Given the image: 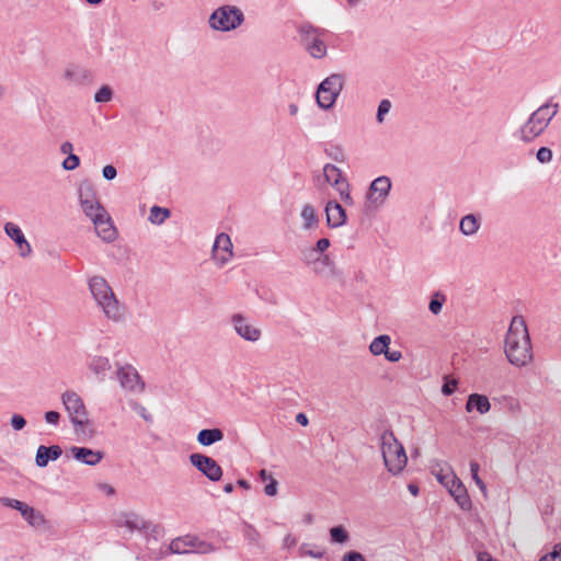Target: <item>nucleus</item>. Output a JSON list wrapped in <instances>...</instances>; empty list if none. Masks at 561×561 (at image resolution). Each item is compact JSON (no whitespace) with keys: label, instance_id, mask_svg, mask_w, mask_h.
Returning a JSON list of instances; mask_svg holds the SVG:
<instances>
[{"label":"nucleus","instance_id":"72a5a7b5","mask_svg":"<svg viewBox=\"0 0 561 561\" xmlns=\"http://www.w3.org/2000/svg\"><path fill=\"white\" fill-rule=\"evenodd\" d=\"M334 188L339 192V194L341 196V199L346 205H353L354 204V199L351 196V190H350L348 181H340V182L334 181Z\"/></svg>","mask_w":561,"mask_h":561},{"label":"nucleus","instance_id":"2f4dec72","mask_svg":"<svg viewBox=\"0 0 561 561\" xmlns=\"http://www.w3.org/2000/svg\"><path fill=\"white\" fill-rule=\"evenodd\" d=\"M21 515L31 526H39L44 523L43 516L27 504H25Z\"/></svg>","mask_w":561,"mask_h":561},{"label":"nucleus","instance_id":"f8f14e48","mask_svg":"<svg viewBox=\"0 0 561 561\" xmlns=\"http://www.w3.org/2000/svg\"><path fill=\"white\" fill-rule=\"evenodd\" d=\"M116 377L123 389L128 391H144L145 382L138 371L131 365H125L117 369Z\"/></svg>","mask_w":561,"mask_h":561},{"label":"nucleus","instance_id":"0e129e2a","mask_svg":"<svg viewBox=\"0 0 561 561\" xmlns=\"http://www.w3.org/2000/svg\"><path fill=\"white\" fill-rule=\"evenodd\" d=\"M436 478L437 480L444 484L446 486V481H448L450 483V478H451V473L450 474H443V473H437L436 474Z\"/></svg>","mask_w":561,"mask_h":561},{"label":"nucleus","instance_id":"f704fd0d","mask_svg":"<svg viewBox=\"0 0 561 561\" xmlns=\"http://www.w3.org/2000/svg\"><path fill=\"white\" fill-rule=\"evenodd\" d=\"M334 188L339 192V194L341 196V199L346 205H353L354 204V199L351 196V190H350L348 181H340V182L334 181Z\"/></svg>","mask_w":561,"mask_h":561},{"label":"nucleus","instance_id":"ddd939ff","mask_svg":"<svg viewBox=\"0 0 561 561\" xmlns=\"http://www.w3.org/2000/svg\"><path fill=\"white\" fill-rule=\"evenodd\" d=\"M94 225L96 234L105 242H112L116 239L117 231L113 225L107 211L95 214L90 218Z\"/></svg>","mask_w":561,"mask_h":561},{"label":"nucleus","instance_id":"3c124183","mask_svg":"<svg viewBox=\"0 0 561 561\" xmlns=\"http://www.w3.org/2000/svg\"><path fill=\"white\" fill-rule=\"evenodd\" d=\"M11 426L15 430V431H21L25 427L26 425V420L24 419L23 415L21 414H13L12 417H11Z\"/></svg>","mask_w":561,"mask_h":561},{"label":"nucleus","instance_id":"f03ea898","mask_svg":"<svg viewBox=\"0 0 561 561\" xmlns=\"http://www.w3.org/2000/svg\"><path fill=\"white\" fill-rule=\"evenodd\" d=\"M90 291L101 307L105 317L113 321H119L123 318L124 309L116 299L111 286L102 276H93L89 279Z\"/></svg>","mask_w":561,"mask_h":561},{"label":"nucleus","instance_id":"a18cd8bd","mask_svg":"<svg viewBox=\"0 0 561 561\" xmlns=\"http://www.w3.org/2000/svg\"><path fill=\"white\" fill-rule=\"evenodd\" d=\"M458 386V381L456 379H449L448 377H445L444 383L442 386V393L444 396H451Z\"/></svg>","mask_w":561,"mask_h":561},{"label":"nucleus","instance_id":"473e14b6","mask_svg":"<svg viewBox=\"0 0 561 561\" xmlns=\"http://www.w3.org/2000/svg\"><path fill=\"white\" fill-rule=\"evenodd\" d=\"M301 218L304 219V228L310 229L318 222L316 209L310 204H306L301 210Z\"/></svg>","mask_w":561,"mask_h":561},{"label":"nucleus","instance_id":"c85d7f7f","mask_svg":"<svg viewBox=\"0 0 561 561\" xmlns=\"http://www.w3.org/2000/svg\"><path fill=\"white\" fill-rule=\"evenodd\" d=\"M391 343V339L387 334H381L373 340L369 345V351L373 355L378 356L388 351V347Z\"/></svg>","mask_w":561,"mask_h":561},{"label":"nucleus","instance_id":"b1692460","mask_svg":"<svg viewBox=\"0 0 561 561\" xmlns=\"http://www.w3.org/2000/svg\"><path fill=\"white\" fill-rule=\"evenodd\" d=\"M477 410L480 414H485L491 410V403L486 396L480 393L469 394L466 402V411L472 412Z\"/></svg>","mask_w":561,"mask_h":561},{"label":"nucleus","instance_id":"6ab92c4d","mask_svg":"<svg viewBox=\"0 0 561 561\" xmlns=\"http://www.w3.org/2000/svg\"><path fill=\"white\" fill-rule=\"evenodd\" d=\"M4 231L8 237H10L18 245L21 256L26 257L31 254L32 248L18 225L13 222H7L4 226Z\"/></svg>","mask_w":561,"mask_h":561},{"label":"nucleus","instance_id":"774afa93","mask_svg":"<svg viewBox=\"0 0 561 561\" xmlns=\"http://www.w3.org/2000/svg\"><path fill=\"white\" fill-rule=\"evenodd\" d=\"M408 490H409V491H410V493H411L412 495H414V496H416V495L419 494V491H420L419 486H417L416 484H414V483H410V484L408 485Z\"/></svg>","mask_w":561,"mask_h":561},{"label":"nucleus","instance_id":"37998d69","mask_svg":"<svg viewBox=\"0 0 561 561\" xmlns=\"http://www.w3.org/2000/svg\"><path fill=\"white\" fill-rule=\"evenodd\" d=\"M0 503L5 507H11L13 510L19 511L20 513L22 512V510L24 508V506L26 504L22 501L5 497V496L0 497Z\"/></svg>","mask_w":561,"mask_h":561},{"label":"nucleus","instance_id":"69168bd1","mask_svg":"<svg viewBox=\"0 0 561 561\" xmlns=\"http://www.w3.org/2000/svg\"><path fill=\"white\" fill-rule=\"evenodd\" d=\"M259 477L262 481H270L273 478L265 469L260 470Z\"/></svg>","mask_w":561,"mask_h":561},{"label":"nucleus","instance_id":"13d9d810","mask_svg":"<svg viewBox=\"0 0 561 561\" xmlns=\"http://www.w3.org/2000/svg\"><path fill=\"white\" fill-rule=\"evenodd\" d=\"M330 247V240L328 238H321L317 241L314 250L318 253H323Z\"/></svg>","mask_w":561,"mask_h":561},{"label":"nucleus","instance_id":"5701e85b","mask_svg":"<svg viewBox=\"0 0 561 561\" xmlns=\"http://www.w3.org/2000/svg\"><path fill=\"white\" fill-rule=\"evenodd\" d=\"M559 112V104L547 102L539 106L536 111H534L530 116L533 118H537V122L545 126L546 128L549 126L552 118L558 114Z\"/></svg>","mask_w":561,"mask_h":561},{"label":"nucleus","instance_id":"c03bdc74","mask_svg":"<svg viewBox=\"0 0 561 561\" xmlns=\"http://www.w3.org/2000/svg\"><path fill=\"white\" fill-rule=\"evenodd\" d=\"M553 157L552 150L548 147H540L536 153V158L540 163L551 162Z\"/></svg>","mask_w":561,"mask_h":561},{"label":"nucleus","instance_id":"8fccbe9b","mask_svg":"<svg viewBox=\"0 0 561 561\" xmlns=\"http://www.w3.org/2000/svg\"><path fill=\"white\" fill-rule=\"evenodd\" d=\"M302 259L307 264H311L321 260L319 253L313 248L302 251Z\"/></svg>","mask_w":561,"mask_h":561},{"label":"nucleus","instance_id":"e2e57ef3","mask_svg":"<svg viewBox=\"0 0 561 561\" xmlns=\"http://www.w3.org/2000/svg\"><path fill=\"white\" fill-rule=\"evenodd\" d=\"M296 421L302 426H307L309 423V420L305 413H298L296 416Z\"/></svg>","mask_w":561,"mask_h":561},{"label":"nucleus","instance_id":"f257e3e1","mask_svg":"<svg viewBox=\"0 0 561 561\" xmlns=\"http://www.w3.org/2000/svg\"><path fill=\"white\" fill-rule=\"evenodd\" d=\"M504 353L510 364L525 367L533 360V347L527 324L522 316H514L505 336Z\"/></svg>","mask_w":561,"mask_h":561},{"label":"nucleus","instance_id":"4d7b16f0","mask_svg":"<svg viewBox=\"0 0 561 561\" xmlns=\"http://www.w3.org/2000/svg\"><path fill=\"white\" fill-rule=\"evenodd\" d=\"M342 561H366L364 556L357 551H348L343 556Z\"/></svg>","mask_w":561,"mask_h":561},{"label":"nucleus","instance_id":"4468645a","mask_svg":"<svg viewBox=\"0 0 561 561\" xmlns=\"http://www.w3.org/2000/svg\"><path fill=\"white\" fill-rule=\"evenodd\" d=\"M231 324L236 333L248 342H256L262 336L261 330L250 324L247 318L241 313L232 314Z\"/></svg>","mask_w":561,"mask_h":561},{"label":"nucleus","instance_id":"7c9ffc66","mask_svg":"<svg viewBox=\"0 0 561 561\" xmlns=\"http://www.w3.org/2000/svg\"><path fill=\"white\" fill-rule=\"evenodd\" d=\"M170 216V209L154 205L150 208L149 220L154 225H161Z\"/></svg>","mask_w":561,"mask_h":561},{"label":"nucleus","instance_id":"603ef678","mask_svg":"<svg viewBox=\"0 0 561 561\" xmlns=\"http://www.w3.org/2000/svg\"><path fill=\"white\" fill-rule=\"evenodd\" d=\"M278 482L276 479L272 478L264 488V493L268 496H274L277 494Z\"/></svg>","mask_w":561,"mask_h":561},{"label":"nucleus","instance_id":"5fc2aeb1","mask_svg":"<svg viewBox=\"0 0 561 561\" xmlns=\"http://www.w3.org/2000/svg\"><path fill=\"white\" fill-rule=\"evenodd\" d=\"M102 175L105 180L112 181L116 178L117 171L113 165L107 164L103 168Z\"/></svg>","mask_w":561,"mask_h":561},{"label":"nucleus","instance_id":"338daca9","mask_svg":"<svg viewBox=\"0 0 561 561\" xmlns=\"http://www.w3.org/2000/svg\"><path fill=\"white\" fill-rule=\"evenodd\" d=\"M237 484H238L240 488L244 489V490H249V489H251V484H250V482H249V481H247V480H244V479H239V480L237 481Z\"/></svg>","mask_w":561,"mask_h":561},{"label":"nucleus","instance_id":"6e6552de","mask_svg":"<svg viewBox=\"0 0 561 561\" xmlns=\"http://www.w3.org/2000/svg\"><path fill=\"white\" fill-rule=\"evenodd\" d=\"M80 206L84 215L89 218L95 214L106 210L103 205L99 202L96 191L93 183L90 180H83L79 184L78 188Z\"/></svg>","mask_w":561,"mask_h":561},{"label":"nucleus","instance_id":"c9c22d12","mask_svg":"<svg viewBox=\"0 0 561 561\" xmlns=\"http://www.w3.org/2000/svg\"><path fill=\"white\" fill-rule=\"evenodd\" d=\"M324 152L330 159L336 162H344L345 160L343 148L340 145H328L324 148Z\"/></svg>","mask_w":561,"mask_h":561},{"label":"nucleus","instance_id":"4c0bfd02","mask_svg":"<svg viewBox=\"0 0 561 561\" xmlns=\"http://www.w3.org/2000/svg\"><path fill=\"white\" fill-rule=\"evenodd\" d=\"M243 537L244 539L249 542V543H252V545H257L259 543V540H260V533L256 530V528L244 522L243 523Z\"/></svg>","mask_w":561,"mask_h":561},{"label":"nucleus","instance_id":"1a4fd4ad","mask_svg":"<svg viewBox=\"0 0 561 561\" xmlns=\"http://www.w3.org/2000/svg\"><path fill=\"white\" fill-rule=\"evenodd\" d=\"M169 549L172 553L183 554L191 551H197L199 553H208L215 551V547L206 541L201 540L197 536L186 535L173 539Z\"/></svg>","mask_w":561,"mask_h":561},{"label":"nucleus","instance_id":"39448f33","mask_svg":"<svg viewBox=\"0 0 561 561\" xmlns=\"http://www.w3.org/2000/svg\"><path fill=\"white\" fill-rule=\"evenodd\" d=\"M345 83V77L341 73H332L318 87L317 103L323 110H330L340 95Z\"/></svg>","mask_w":561,"mask_h":561},{"label":"nucleus","instance_id":"49530a36","mask_svg":"<svg viewBox=\"0 0 561 561\" xmlns=\"http://www.w3.org/2000/svg\"><path fill=\"white\" fill-rule=\"evenodd\" d=\"M130 407L131 409L138 414L140 415L146 422H152V416L151 414L148 413L147 409L140 404L139 402H136V401H131L130 402Z\"/></svg>","mask_w":561,"mask_h":561},{"label":"nucleus","instance_id":"ea45409f","mask_svg":"<svg viewBox=\"0 0 561 561\" xmlns=\"http://www.w3.org/2000/svg\"><path fill=\"white\" fill-rule=\"evenodd\" d=\"M479 469H480L479 463L474 460H471L470 461V472H471L472 480L478 485V488L485 494L486 485L483 482V480L479 477Z\"/></svg>","mask_w":561,"mask_h":561},{"label":"nucleus","instance_id":"680f3d73","mask_svg":"<svg viewBox=\"0 0 561 561\" xmlns=\"http://www.w3.org/2000/svg\"><path fill=\"white\" fill-rule=\"evenodd\" d=\"M72 150H73V146L70 141H65L61 146H60V151L62 154H68L70 156V153H72Z\"/></svg>","mask_w":561,"mask_h":561},{"label":"nucleus","instance_id":"aec40b11","mask_svg":"<svg viewBox=\"0 0 561 561\" xmlns=\"http://www.w3.org/2000/svg\"><path fill=\"white\" fill-rule=\"evenodd\" d=\"M546 127L537 122V118H533L531 116L525 122V124L518 129L517 135L519 140L525 144H529L539 137Z\"/></svg>","mask_w":561,"mask_h":561},{"label":"nucleus","instance_id":"0eeeda50","mask_svg":"<svg viewBox=\"0 0 561 561\" xmlns=\"http://www.w3.org/2000/svg\"><path fill=\"white\" fill-rule=\"evenodd\" d=\"M327 34L325 30L314 27L305 23L299 27V35L302 45L313 58H323L327 55V45L322 37Z\"/></svg>","mask_w":561,"mask_h":561},{"label":"nucleus","instance_id":"09e8293b","mask_svg":"<svg viewBox=\"0 0 561 561\" xmlns=\"http://www.w3.org/2000/svg\"><path fill=\"white\" fill-rule=\"evenodd\" d=\"M539 561H561V543H557L553 550L543 556Z\"/></svg>","mask_w":561,"mask_h":561},{"label":"nucleus","instance_id":"c756f323","mask_svg":"<svg viewBox=\"0 0 561 561\" xmlns=\"http://www.w3.org/2000/svg\"><path fill=\"white\" fill-rule=\"evenodd\" d=\"M323 175H324L325 182H328L333 187H334V181H336V182L347 181V179L343 175L341 169L331 163H327L323 167Z\"/></svg>","mask_w":561,"mask_h":561},{"label":"nucleus","instance_id":"f3484780","mask_svg":"<svg viewBox=\"0 0 561 561\" xmlns=\"http://www.w3.org/2000/svg\"><path fill=\"white\" fill-rule=\"evenodd\" d=\"M324 210L327 215V224L330 228H339L345 224V209L336 201H329Z\"/></svg>","mask_w":561,"mask_h":561},{"label":"nucleus","instance_id":"864d4df0","mask_svg":"<svg viewBox=\"0 0 561 561\" xmlns=\"http://www.w3.org/2000/svg\"><path fill=\"white\" fill-rule=\"evenodd\" d=\"M45 421L51 425H58L60 420V413L57 411H47L44 415Z\"/></svg>","mask_w":561,"mask_h":561},{"label":"nucleus","instance_id":"4be33fe9","mask_svg":"<svg viewBox=\"0 0 561 561\" xmlns=\"http://www.w3.org/2000/svg\"><path fill=\"white\" fill-rule=\"evenodd\" d=\"M61 455L62 449L59 445H41L36 450L35 463L39 468H45L49 461L57 460Z\"/></svg>","mask_w":561,"mask_h":561},{"label":"nucleus","instance_id":"9b49d317","mask_svg":"<svg viewBox=\"0 0 561 561\" xmlns=\"http://www.w3.org/2000/svg\"><path fill=\"white\" fill-rule=\"evenodd\" d=\"M190 462L213 482L219 481L222 477L221 467L209 456L199 453L191 454Z\"/></svg>","mask_w":561,"mask_h":561},{"label":"nucleus","instance_id":"de8ad7c7","mask_svg":"<svg viewBox=\"0 0 561 561\" xmlns=\"http://www.w3.org/2000/svg\"><path fill=\"white\" fill-rule=\"evenodd\" d=\"M80 164V158L75 154V153H70V156H68L64 162H62V168L67 171H71V170H75L79 167Z\"/></svg>","mask_w":561,"mask_h":561},{"label":"nucleus","instance_id":"393cba45","mask_svg":"<svg viewBox=\"0 0 561 561\" xmlns=\"http://www.w3.org/2000/svg\"><path fill=\"white\" fill-rule=\"evenodd\" d=\"M91 72L87 69L73 67L65 71V79L73 84H84L91 81Z\"/></svg>","mask_w":561,"mask_h":561},{"label":"nucleus","instance_id":"bf43d9fd","mask_svg":"<svg viewBox=\"0 0 561 561\" xmlns=\"http://www.w3.org/2000/svg\"><path fill=\"white\" fill-rule=\"evenodd\" d=\"M96 488L108 496L115 494V489L108 483L100 482L96 484Z\"/></svg>","mask_w":561,"mask_h":561},{"label":"nucleus","instance_id":"a19ab883","mask_svg":"<svg viewBox=\"0 0 561 561\" xmlns=\"http://www.w3.org/2000/svg\"><path fill=\"white\" fill-rule=\"evenodd\" d=\"M113 96V90L108 85H102L94 94V101L96 103L110 102Z\"/></svg>","mask_w":561,"mask_h":561},{"label":"nucleus","instance_id":"6e6d98bb","mask_svg":"<svg viewBox=\"0 0 561 561\" xmlns=\"http://www.w3.org/2000/svg\"><path fill=\"white\" fill-rule=\"evenodd\" d=\"M385 357L391 363H397L402 358V353L400 351L390 350L388 347V351L385 353Z\"/></svg>","mask_w":561,"mask_h":561},{"label":"nucleus","instance_id":"412c9836","mask_svg":"<svg viewBox=\"0 0 561 561\" xmlns=\"http://www.w3.org/2000/svg\"><path fill=\"white\" fill-rule=\"evenodd\" d=\"M231 248L230 237L226 233L218 234L214 243V257L221 264L227 263L232 256Z\"/></svg>","mask_w":561,"mask_h":561},{"label":"nucleus","instance_id":"2eb2a0df","mask_svg":"<svg viewBox=\"0 0 561 561\" xmlns=\"http://www.w3.org/2000/svg\"><path fill=\"white\" fill-rule=\"evenodd\" d=\"M446 488L461 510L469 511L471 508L472 503L468 491L455 473L451 472L450 484L446 481Z\"/></svg>","mask_w":561,"mask_h":561},{"label":"nucleus","instance_id":"79ce46f5","mask_svg":"<svg viewBox=\"0 0 561 561\" xmlns=\"http://www.w3.org/2000/svg\"><path fill=\"white\" fill-rule=\"evenodd\" d=\"M391 108V102L387 99L380 101L377 110V122L381 124L385 119V115L389 113Z\"/></svg>","mask_w":561,"mask_h":561},{"label":"nucleus","instance_id":"7ed1b4c3","mask_svg":"<svg viewBox=\"0 0 561 561\" xmlns=\"http://www.w3.org/2000/svg\"><path fill=\"white\" fill-rule=\"evenodd\" d=\"M380 447L387 470L399 474L407 466L408 457L403 445L397 439L391 430H386L380 436Z\"/></svg>","mask_w":561,"mask_h":561},{"label":"nucleus","instance_id":"bb28decb","mask_svg":"<svg viewBox=\"0 0 561 561\" xmlns=\"http://www.w3.org/2000/svg\"><path fill=\"white\" fill-rule=\"evenodd\" d=\"M89 368L100 380H104L106 373L111 369V364L106 357L95 356L89 363Z\"/></svg>","mask_w":561,"mask_h":561},{"label":"nucleus","instance_id":"dca6fc26","mask_svg":"<svg viewBox=\"0 0 561 561\" xmlns=\"http://www.w3.org/2000/svg\"><path fill=\"white\" fill-rule=\"evenodd\" d=\"M117 526H124L128 528L130 531H141L148 530L151 526V523L145 520L140 515L134 512H125L121 513L117 520Z\"/></svg>","mask_w":561,"mask_h":561},{"label":"nucleus","instance_id":"9d476101","mask_svg":"<svg viewBox=\"0 0 561 561\" xmlns=\"http://www.w3.org/2000/svg\"><path fill=\"white\" fill-rule=\"evenodd\" d=\"M391 190V181L388 176L381 175L375 179L366 194V209H376L383 205Z\"/></svg>","mask_w":561,"mask_h":561},{"label":"nucleus","instance_id":"052dcab7","mask_svg":"<svg viewBox=\"0 0 561 561\" xmlns=\"http://www.w3.org/2000/svg\"><path fill=\"white\" fill-rule=\"evenodd\" d=\"M477 561H499V560L494 559L486 551H479L478 554H477Z\"/></svg>","mask_w":561,"mask_h":561},{"label":"nucleus","instance_id":"a878e982","mask_svg":"<svg viewBox=\"0 0 561 561\" xmlns=\"http://www.w3.org/2000/svg\"><path fill=\"white\" fill-rule=\"evenodd\" d=\"M224 439V432L220 428H204L197 434V442L202 446H210Z\"/></svg>","mask_w":561,"mask_h":561},{"label":"nucleus","instance_id":"20e7f679","mask_svg":"<svg viewBox=\"0 0 561 561\" xmlns=\"http://www.w3.org/2000/svg\"><path fill=\"white\" fill-rule=\"evenodd\" d=\"M244 22V14L236 5H221L209 16L210 28L219 32H230L238 28Z\"/></svg>","mask_w":561,"mask_h":561},{"label":"nucleus","instance_id":"58836bf2","mask_svg":"<svg viewBox=\"0 0 561 561\" xmlns=\"http://www.w3.org/2000/svg\"><path fill=\"white\" fill-rule=\"evenodd\" d=\"M331 540L336 543H344L348 540V533L343 526H334L330 529Z\"/></svg>","mask_w":561,"mask_h":561},{"label":"nucleus","instance_id":"cd10ccee","mask_svg":"<svg viewBox=\"0 0 561 561\" xmlns=\"http://www.w3.org/2000/svg\"><path fill=\"white\" fill-rule=\"evenodd\" d=\"M479 228H480V220L473 214L466 215L460 220L459 229L465 236L474 234L479 230Z\"/></svg>","mask_w":561,"mask_h":561},{"label":"nucleus","instance_id":"a211bd4d","mask_svg":"<svg viewBox=\"0 0 561 561\" xmlns=\"http://www.w3.org/2000/svg\"><path fill=\"white\" fill-rule=\"evenodd\" d=\"M70 453L77 461L88 466H96L104 458L103 451L93 450L88 447L73 446L70 448Z\"/></svg>","mask_w":561,"mask_h":561},{"label":"nucleus","instance_id":"423d86ee","mask_svg":"<svg viewBox=\"0 0 561 561\" xmlns=\"http://www.w3.org/2000/svg\"><path fill=\"white\" fill-rule=\"evenodd\" d=\"M61 402L75 430H82L89 423V417L81 397L72 390H67L61 394Z\"/></svg>","mask_w":561,"mask_h":561},{"label":"nucleus","instance_id":"e433bc0d","mask_svg":"<svg viewBox=\"0 0 561 561\" xmlns=\"http://www.w3.org/2000/svg\"><path fill=\"white\" fill-rule=\"evenodd\" d=\"M446 301V296L439 291L433 294L428 309L433 314H438L442 311L443 305Z\"/></svg>","mask_w":561,"mask_h":561}]
</instances>
